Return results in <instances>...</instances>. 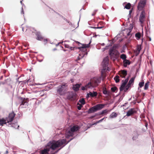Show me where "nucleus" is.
I'll list each match as a JSON object with an SVG mask.
<instances>
[{"mask_svg": "<svg viewBox=\"0 0 154 154\" xmlns=\"http://www.w3.org/2000/svg\"><path fill=\"white\" fill-rule=\"evenodd\" d=\"M73 139V138H71L67 142L65 139H61L57 141L54 140L50 141L45 146V148L40 150V154H48V152L49 151L50 149L54 150L64 144L66 145Z\"/></svg>", "mask_w": 154, "mask_h": 154, "instance_id": "1", "label": "nucleus"}, {"mask_svg": "<svg viewBox=\"0 0 154 154\" xmlns=\"http://www.w3.org/2000/svg\"><path fill=\"white\" fill-rule=\"evenodd\" d=\"M119 47L118 45H115L109 50V54L111 58H116L119 54V51L116 50Z\"/></svg>", "mask_w": 154, "mask_h": 154, "instance_id": "2", "label": "nucleus"}, {"mask_svg": "<svg viewBox=\"0 0 154 154\" xmlns=\"http://www.w3.org/2000/svg\"><path fill=\"white\" fill-rule=\"evenodd\" d=\"M104 106L105 105L103 104H97L89 109L88 110L87 112L88 114L94 112L98 110L101 109L104 107Z\"/></svg>", "mask_w": 154, "mask_h": 154, "instance_id": "3", "label": "nucleus"}, {"mask_svg": "<svg viewBox=\"0 0 154 154\" xmlns=\"http://www.w3.org/2000/svg\"><path fill=\"white\" fill-rule=\"evenodd\" d=\"M79 129V127L75 125L72 126L69 130L66 131V137L68 138L70 136H72L73 135L74 133L77 131Z\"/></svg>", "mask_w": 154, "mask_h": 154, "instance_id": "4", "label": "nucleus"}, {"mask_svg": "<svg viewBox=\"0 0 154 154\" xmlns=\"http://www.w3.org/2000/svg\"><path fill=\"white\" fill-rule=\"evenodd\" d=\"M109 60V57L108 56H107L103 59L102 62L103 66V69L101 71V76L103 77V80L105 78V76H104L103 72L106 70V67L108 65Z\"/></svg>", "mask_w": 154, "mask_h": 154, "instance_id": "5", "label": "nucleus"}, {"mask_svg": "<svg viewBox=\"0 0 154 154\" xmlns=\"http://www.w3.org/2000/svg\"><path fill=\"white\" fill-rule=\"evenodd\" d=\"M66 85L64 84L58 86L57 90V92L60 95H64L66 93Z\"/></svg>", "mask_w": 154, "mask_h": 154, "instance_id": "6", "label": "nucleus"}, {"mask_svg": "<svg viewBox=\"0 0 154 154\" xmlns=\"http://www.w3.org/2000/svg\"><path fill=\"white\" fill-rule=\"evenodd\" d=\"M101 80V77H95L93 78L89 82H91V85H93V88L96 87L98 85V84L100 82Z\"/></svg>", "mask_w": 154, "mask_h": 154, "instance_id": "7", "label": "nucleus"}, {"mask_svg": "<svg viewBox=\"0 0 154 154\" xmlns=\"http://www.w3.org/2000/svg\"><path fill=\"white\" fill-rule=\"evenodd\" d=\"M66 95V98L69 100L74 101L76 99L77 95L73 92H68Z\"/></svg>", "mask_w": 154, "mask_h": 154, "instance_id": "8", "label": "nucleus"}, {"mask_svg": "<svg viewBox=\"0 0 154 154\" xmlns=\"http://www.w3.org/2000/svg\"><path fill=\"white\" fill-rule=\"evenodd\" d=\"M91 41H90L89 43L87 44H83L80 43L79 44V46L80 47H79L78 48L80 51H86V48H88L89 47V45L91 44Z\"/></svg>", "mask_w": 154, "mask_h": 154, "instance_id": "9", "label": "nucleus"}, {"mask_svg": "<svg viewBox=\"0 0 154 154\" xmlns=\"http://www.w3.org/2000/svg\"><path fill=\"white\" fill-rule=\"evenodd\" d=\"M146 13L144 10L142 11L140 16L139 20L141 24H143L145 20Z\"/></svg>", "mask_w": 154, "mask_h": 154, "instance_id": "10", "label": "nucleus"}, {"mask_svg": "<svg viewBox=\"0 0 154 154\" xmlns=\"http://www.w3.org/2000/svg\"><path fill=\"white\" fill-rule=\"evenodd\" d=\"M21 103L20 106H21V107H26V106H27V103L28 102V98L21 97Z\"/></svg>", "mask_w": 154, "mask_h": 154, "instance_id": "11", "label": "nucleus"}, {"mask_svg": "<svg viewBox=\"0 0 154 154\" xmlns=\"http://www.w3.org/2000/svg\"><path fill=\"white\" fill-rule=\"evenodd\" d=\"M136 112L137 111L135 109L131 108L127 111L126 116H129L136 113Z\"/></svg>", "mask_w": 154, "mask_h": 154, "instance_id": "12", "label": "nucleus"}, {"mask_svg": "<svg viewBox=\"0 0 154 154\" xmlns=\"http://www.w3.org/2000/svg\"><path fill=\"white\" fill-rule=\"evenodd\" d=\"M93 85H92L91 84V82H88V83L85 86H82L81 89L83 91H85L88 88L92 89L93 88Z\"/></svg>", "mask_w": 154, "mask_h": 154, "instance_id": "13", "label": "nucleus"}, {"mask_svg": "<svg viewBox=\"0 0 154 154\" xmlns=\"http://www.w3.org/2000/svg\"><path fill=\"white\" fill-rule=\"evenodd\" d=\"M122 84L121 85L119 88L120 91H123L125 88L127 83L128 82L127 81V80H122Z\"/></svg>", "mask_w": 154, "mask_h": 154, "instance_id": "14", "label": "nucleus"}, {"mask_svg": "<svg viewBox=\"0 0 154 154\" xmlns=\"http://www.w3.org/2000/svg\"><path fill=\"white\" fill-rule=\"evenodd\" d=\"M15 115L14 113L13 112L9 114L8 118L7 119L8 123L11 122L13 120Z\"/></svg>", "mask_w": 154, "mask_h": 154, "instance_id": "15", "label": "nucleus"}, {"mask_svg": "<svg viewBox=\"0 0 154 154\" xmlns=\"http://www.w3.org/2000/svg\"><path fill=\"white\" fill-rule=\"evenodd\" d=\"M119 75L122 78H125L127 75V71L125 70H121L119 72Z\"/></svg>", "mask_w": 154, "mask_h": 154, "instance_id": "16", "label": "nucleus"}, {"mask_svg": "<svg viewBox=\"0 0 154 154\" xmlns=\"http://www.w3.org/2000/svg\"><path fill=\"white\" fill-rule=\"evenodd\" d=\"M97 95V93L96 91H93V92H90L89 93L87 94V97H96Z\"/></svg>", "mask_w": 154, "mask_h": 154, "instance_id": "17", "label": "nucleus"}, {"mask_svg": "<svg viewBox=\"0 0 154 154\" xmlns=\"http://www.w3.org/2000/svg\"><path fill=\"white\" fill-rule=\"evenodd\" d=\"M81 85V84H77L73 85L72 89L75 91H77Z\"/></svg>", "mask_w": 154, "mask_h": 154, "instance_id": "18", "label": "nucleus"}, {"mask_svg": "<svg viewBox=\"0 0 154 154\" xmlns=\"http://www.w3.org/2000/svg\"><path fill=\"white\" fill-rule=\"evenodd\" d=\"M7 122V120L3 118L0 119V126H2L4 124H6Z\"/></svg>", "mask_w": 154, "mask_h": 154, "instance_id": "19", "label": "nucleus"}, {"mask_svg": "<svg viewBox=\"0 0 154 154\" xmlns=\"http://www.w3.org/2000/svg\"><path fill=\"white\" fill-rule=\"evenodd\" d=\"M103 93L104 95H109L110 94V92L108 91L106 88L105 87H103Z\"/></svg>", "mask_w": 154, "mask_h": 154, "instance_id": "20", "label": "nucleus"}, {"mask_svg": "<svg viewBox=\"0 0 154 154\" xmlns=\"http://www.w3.org/2000/svg\"><path fill=\"white\" fill-rule=\"evenodd\" d=\"M36 35L37 36V39L38 40H42L43 39V38L41 36L40 33L39 32H37L36 33Z\"/></svg>", "mask_w": 154, "mask_h": 154, "instance_id": "21", "label": "nucleus"}, {"mask_svg": "<svg viewBox=\"0 0 154 154\" xmlns=\"http://www.w3.org/2000/svg\"><path fill=\"white\" fill-rule=\"evenodd\" d=\"M123 63L124 66L125 67H127V65H129L131 64V63L130 61L128 60L127 59L123 60Z\"/></svg>", "mask_w": 154, "mask_h": 154, "instance_id": "22", "label": "nucleus"}, {"mask_svg": "<svg viewBox=\"0 0 154 154\" xmlns=\"http://www.w3.org/2000/svg\"><path fill=\"white\" fill-rule=\"evenodd\" d=\"M145 7V6L141 5L140 4L138 3L137 6V9L139 11H141L142 10L143 8Z\"/></svg>", "mask_w": 154, "mask_h": 154, "instance_id": "23", "label": "nucleus"}, {"mask_svg": "<svg viewBox=\"0 0 154 154\" xmlns=\"http://www.w3.org/2000/svg\"><path fill=\"white\" fill-rule=\"evenodd\" d=\"M117 114L116 112H113L112 113V114L110 115L109 117L110 118H116L117 117Z\"/></svg>", "mask_w": 154, "mask_h": 154, "instance_id": "24", "label": "nucleus"}, {"mask_svg": "<svg viewBox=\"0 0 154 154\" xmlns=\"http://www.w3.org/2000/svg\"><path fill=\"white\" fill-rule=\"evenodd\" d=\"M134 79L135 77H133L131 78V79H130V80L129 81L128 84L131 86L132 84L134 83Z\"/></svg>", "mask_w": 154, "mask_h": 154, "instance_id": "25", "label": "nucleus"}, {"mask_svg": "<svg viewBox=\"0 0 154 154\" xmlns=\"http://www.w3.org/2000/svg\"><path fill=\"white\" fill-rule=\"evenodd\" d=\"M146 0H140L139 3L145 6L146 4Z\"/></svg>", "mask_w": 154, "mask_h": 154, "instance_id": "26", "label": "nucleus"}, {"mask_svg": "<svg viewBox=\"0 0 154 154\" xmlns=\"http://www.w3.org/2000/svg\"><path fill=\"white\" fill-rule=\"evenodd\" d=\"M131 7V4L130 3H128L124 7V8L127 9H130Z\"/></svg>", "mask_w": 154, "mask_h": 154, "instance_id": "27", "label": "nucleus"}, {"mask_svg": "<svg viewBox=\"0 0 154 154\" xmlns=\"http://www.w3.org/2000/svg\"><path fill=\"white\" fill-rule=\"evenodd\" d=\"M108 111L106 109L105 110H103L101 112H100L98 113V115H101L104 114L105 113H107L108 112Z\"/></svg>", "mask_w": 154, "mask_h": 154, "instance_id": "28", "label": "nucleus"}, {"mask_svg": "<svg viewBox=\"0 0 154 154\" xmlns=\"http://www.w3.org/2000/svg\"><path fill=\"white\" fill-rule=\"evenodd\" d=\"M119 77L118 75H116L114 78V80L115 81L116 83H118L119 82Z\"/></svg>", "mask_w": 154, "mask_h": 154, "instance_id": "29", "label": "nucleus"}, {"mask_svg": "<svg viewBox=\"0 0 154 154\" xmlns=\"http://www.w3.org/2000/svg\"><path fill=\"white\" fill-rule=\"evenodd\" d=\"M120 57L121 59H122L123 60H124L126 59L127 58L126 55L125 54H122L121 55Z\"/></svg>", "mask_w": 154, "mask_h": 154, "instance_id": "30", "label": "nucleus"}, {"mask_svg": "<svg viewBox=\"0 0 154 154\" xmlns=\"http://www.w3.org/2000/svg\"><path fill=\"white\" fill-rule=\"evenodd\" d=\"M79 102H80L82 105H84L85 103V99L84 98H82L81 99H80L79 100Z\"/></svg>", "mask_w": 154, "mask_h": 154, "instance_id": "31", "label": "nucleus"}, {"mask_svg": "<svg viewBox=\"0 0 154 154\" xmlns=\"http://www.w3.org/2000/svg\"><path fill=\"white\" fill-rule=\"evenodd\" d=\"M135 134L133 136V137L132 138V139L133 140H136L138 136V134L137 133V132H135Z\"/></svg>", "mask_w": 154, "mask_h": 154, "instance_id": "32", "label": "nucleus"}, {"mask_svg": "<svg viewBox=\"0 0 154 154\" xmlns=\"http://www.w3.org/2000/svg\"><path fill=\"white\" fill-rule=\"evenodd\" d=\"M111 91L113 92H115L118 90V88L115 86L112 87L111 88Z\"/></svg>", "mask_w": 154, "mask_h": 154, "instance_id": "33", "label": "nucleus"}, {"mask_svg": "<svg viewBox=\"0 0 154 154\" xmlns=\"http://www.w3.org/2000/svg\"><path fill=\"white\" fill-rule=\"evenodd\" d=\"M135 35V37L137 38L138 40L140 38L141 34L140 33H136Z\"/></svg>", "mask_w": 154, "mask_h": 154, "instance_id": "34", "label": "nucleus"}, {"mask_svg": "<svg viewBox=\"0 0 154 154\" xmlns=\"http://www.w3.org/2000/svg\"><path fill=\"white\" fill-rule=\"evenodd\" d=\"M149 82H146L145 83V85L144 88V90H146L147 89V88H148L149 86Z\"/></svg>", "mask_w": 154, "mask_h": 154, "instance_id": "35", "label": "nucleus"}, {"mask_svg": "<svg viewBox=\"0 0 154 154\" xmlns=\"http://www.w3.org/2000/svg\"><path fill=\"white\" fill-rule=\"evenodd\" d=\"M131 26L128 29H127V32H128V31H129V32H131L133 28V26L131 24Z\"/></svg>", "mask_w": 154, "mask_h": 154, "instance_id": "36", "label": "nucleus"}, {"mask_svg": "<svg viewBox=\"0 0 154 154\" xmlns=\"http://www.w3.org/2000/svg\"><path fill=\"white\" fill-rule=\"evenodd\" d=\"M77 105H79L78 106H77V109H78L79 110H80L81 109V108L83 106V105H82V104H80L79 103H78L77 104Z\"/></svg>", "mask_w": 154, "mask_h": 154, "instance_id": "37", "label": "nucleus"}, {"mask_svg": "<svg viewBox=\"0 0 154 154\" xmlns=\"http://www.w3.org/2000/svg\"><path fill=\"white\" fill-rule=\"evenodd\" d=\"M132 12V9L130 10L129 11V14L128 15V20H129V18L131 17V14Z\"/></svg>", "mask_w": 154, "mask_h": 154, "instance_id": "38", "label": "nucleus"}, {"mask_svg": "<svg viewBox=\"0 0 154 154\" xmlns=\"http://www.w3.org/2000/svg\"><path fill=\"white\" fill-rule=\"evenodd\" d=\"M144 82L143 81L139 82V85L140 87L141 88L144 85Z\"/></svg>", "mask_w": 154, "mask_h": 154, "instance_id": "39", "label": "nucleus"}, {"mask_svg": "<svg viewBox=\"0 0 154 154\" xmlns=\"http://www.w3.org/2000/svg\"><path fill=\"white\" fill-rule=\"evenodd\" d=\"M98 113H96L94 115L91 116L90 117V119H92L94 118V117H95L96 116L98 115Z\"/></svg>", "mask_w": 154, "mask_h": 154, "instance_id": "40", "label": "nucleus"}, {"mask_svg": "<svg viewBox=\"0 0 154 154\" xmlns=\"http://www.w3.org/2000/svg\"><path fill=\"white\" fill-rule=\"evenodd\" d=\"M137 51H138V53H139L141 49V47H140V46H138V47H137Z\"/></svg>", "mask_w": 154, "mask_h": 154, "instance_id": "41", "label": "nucleus"}, {"mask_svg": "<svg viewBox=\"0 0 154 154\" xmlns=\"http://www.w3.org/2000/svg\"><path fill=\"white\" fill-rule=\"evenodd\" d=\"M64 46L65 48H69V46L68 45L66 44H64Z\"/></svg>", "mask_w": 154, "mask_h": 154, "instance_id": "42", "label": "nucleus"}, {"mask_svg": "<svg viewBox=\"0 0 154 154\" xmlns=\"http://www.w3.org/2000/svg\"><path fill=\"white\" fill-rule=\"evenodd\" d=\"M103 27V26H100V27H92L94 29H100L102 28Z\"/></svg>", "mask_w": 154, "mask_h": 154, "instance_id": "43", "label": "nucleus"}, {"mask_svg": "<svg viewBox=\"0 0 154 154\" xmlns=\"http://www.w3.org/2000/svg\"><path fill=\"white\" fill-rule=\"evenodd\" d=\"M104 118H103L101 119H100V120L97 121V123H100V122H102L103 121V120L104 119Z\"/></svg>", "mask_w": 154, "mask_h": 154, "instance_id": "44", "label": "nucleus"}, {"mask_svg": "<svg viewBox=\"0 0 154 154\" xmlns=\"http://www.w3.org/2000/svg\"><path fill=\"white\" fill-rule=\"evenodd\" d=\"M131 87V86H130V85H128V84H127V85H126V86L125 87H126V88H128V89H129V88L130 87Z\"/></svg>", "mask_w": 154, "mask_h": 154, "instance_id": "45", "label": "nucleus"}, {"mask_svg": "<svg viewBox=\"0 0 154 154\" xmlns=\"http://www.w3.org/2000/svg\"><path fill=\"white\" fill-rule=\"evenodd\" d=\"M128 90V88H127L126 87H125V88H124L123 90H124V92H126Z\"/></svg>", "mask_w": 154, "mask_h": 154, "instance_id": "46", "label": "nucleus"}, {"mask_svg": "<svg viewBox=\"0 0 154 154\" xmlns=\"http://www.w3.org/2000/svg\"><path fill=\"white\" fill-rule=\"evenodd\" d=\"M69 48L71 50H74V47L69 46Z\"/></svg>", "mask_w": 154, "mask_h": 154, "instance_id": "47", "label": "nucleus"}, {"mask_svg": "<svg viewBox=\"0 0 154 154\" xmlns=\"http://www.w3.org/2000/svg\"><path fill=\"white\" fill-rule=\"evenodd\" d=\"M21 14H24V12L23 9V8L22 7V8H21Z\"/></svg>", "mask_w": 154, "mask_h": 154, "instance_id": "48", "label": "nucleus"}, {"mask_svg": "<svg viewBox=\"0 0 154 154\" xmlns=\"http://www.w3.org/2000/svg\"><path fill=\"white\" fill-rule=\"evenodd\" d=\"M68 23H69V24L72 26H73V24H72L71 22H68Z\"/></svg>", "mask_w": 154, "mask_h": 154, "instance_id": "49", "label": "nucleus"}, {"mask_svg": "<svg viewBox=\"0 0 154 154\" xmlns=\"http://www.w3.org/2000/svg\"><path fill=\"white\" fill-rule=\"evenodd\" d=\"M127 32V35L128 36H129L131 34L130 33L131 32H129V31H128V32Z\"/></svg>", "mask_w": 154, "mask_h": 154, "instance_id": "50", "label": "nucleus"}, {"mask_svg": "<svg viewBox=\"0 0 154 154\" xmlns=\"http://www.w3.org/2000/svg\"><path fill=\"white\" fill-rule=\"evenodd\" d=\"M97 123V121L96 123H94V124H92L91 125H96L97 123Z\"/></svg>", "mask_w": 154, "mask_h": 154, "instance_id": "51", "label": "nucleus"}, {"mask_svg": "<svg viewBox=\"0 0 154 154\" xmlns=\"http://www.w3.org/2000/svg\"><path fill=\"white\" fill-rule=\"evenodd\" d=\"M97 11V10H94V12L96 14V12Z\"/></svg>", "mask_w": 154, "mask_h": 154, "instance_id": "52", "label": "nucleus"}, {"mask_svg": "<svg viewBox=\"0 0 154 154\" xmlns=\"http://www.w3.org/2000/svg\"><path fill=\"white\" fill-rule=\"evenodd\" d=\"M125 80H127V82H128V80H129V78L128 77V78H127V79H125Z\"/></svg>", "mask_w": 154, "mask_h": 154, "instance_id": "53", "label": "nucleus"}, {"mask_svg": "<svg viewBox=\"0 0 154 154\" xmlns=\"http://www.w3.org/2000/svg\"><path fill=\"white\" fill-rule=\"evenodd\" d=\"M125 80H127V82H128V80H129V78L128 77V78H127V79H125Z\"/></svg>", "mask_w": 154, "mask_h": 154, "instance_id": "54", "label": "nucleus"}, {"mask_svg": "<svg viewBox=\"0 0 154 154\" xmlns=\"http://www.w3.org/2000/svg\"><path fill=\"white\" fill-rule=\"evenodd\" d=\"M47 39H44V42H47Z\"/></svg>", "mask_w": 154, "mask_h": 154, "instance_id": "55", "label": "nucleus"}, {"mask_svg": "<svg viewBox=\"0 0 154 154\" xmlns=\"http://www.w3.org/2000/svg\"><path fill=\"white\" fill-rule=\"evenodd\" d=\"M101 44V45L103 46H104L105 45V44L104 43H102Z\"/></svg>", "mask_w": 154, "mask_h": 154, "instance_id": "56", "label": "nucleus"}, {"mask_svg": "<svg viewBox=\"0 0 154 154\" xmlns=\"http://www.w3.org/2000/svg\"><path fill=\"white\" fill-rule=\"evenodd\" d=\"M95 14L93 12V13L92 14V16H94L95 15Z\"/></svg>", "mask_w": 154, "mask_h": 154, "instance_id": "57", "label": "nucleus"}, {"mask_svg": "<svg viewBox=\"0 0 154 154\" xmlns=\"http://www.w3.org/2000/svg\"><path fill=\"white\" fill-rule=\"evenodd\" d=\"M3 77L2 76H1L0 78V79L2 80L3 78Z\"/></svg>", "mask_w": 154, "mask_h": 154, "instance_id": "58", "label": "nucleus"}, {"mask_svg": "<svg viewBox=\"0 0 154 154\" xmlns=\"http://www.w3.org/2000/svg\"><path fill=\"white\" fill-rule=\"evenodd\" d=\"M149 40L150 41H151V38L150 37H149Z\"/></svg>", "mask_w": 154, "mask_h": 154, "instance_id": "59", "label": "nucleus"}, {"mask_svg": "<svg viewBox=\"0 0 154 154\" xmlns=\"http://www.w3.org/2000/svg\"><path fill=\"white\" fill-rule=\"evenodd\" d=\"M111 9H112V10L113 11H114V8H113V7H112V8H111Z\"/></svg>", "mask_w": 154, "mask_h": 154, "instance_id": "60", "label": "nucleus"}, {"mask_svg": "<svg viewBox=\"0 0 154 154\" xmlns=\"http://www.w3.org/2000/svg\"><path fill=\"white\" fill-rule=\"evenodd\" d=\"M147 125H148V124H146L145 125V126L147 128Z\"/></svg>", "mask_w": 154, "mask_h": 154, "instance_id": "61", "label": "nucleus"}, {"mask_svg": "<svg viewBox=\"0 0 154 154\" xmlns=\"http://www.w3.org/2000/svg\"><path fill=\"white\" fill-rule=\"evenodd\" d=\"M53 51H55V50H56V48H54L53 49Z\"/></svg>", "mask_w": 154, "mask_h": 154, "instance_id": "62", "label": "nucleus"}, {"mask_svg": "<svg viewBox=\"0 0 154 154\" xmlns=\"http://www.w3.org/2000/svg\"><path fill=\"white\" fill-rule=\"evenodd\" d=\"M60 43H59L57 44L56 45V46H57Z\"/></svg>", "mask_w": 154, "mask_h": 154, "instance_id": "63", "label": "nucleus"}, {"mask_svg": "<svg viewBox=\"0 0 154 154\" xmlns=\"http://www.w3.org/2000/svg\"><path fill=\"white\" fill-rule=\"evenodd\" d=\"M6 153L7 154L8 153V150H7L6 152Z\"/></svg>", "mask_w": 154, "mask_h": 154, "instance_id": "64", "label": "nucleus"}]
</instances>
